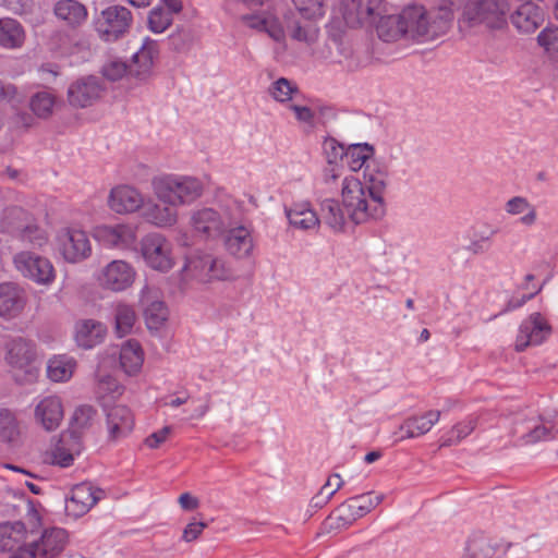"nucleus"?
<instances>
[{"label": "nucleus", "instance_id": "nucleus-1", "mask_svg": "<svg viewBox=\"0 0 558 558\" xmlns=\"http://www.w3.org/2000/svg\"><path fill=\"white\" fill-rule=\"evenodd\" d=\"M374 147L367 143L352 144L345 149L344 160L352 171L364 168V181L353 175L342 181V205L351 221L364 223L380 219L386 213L385 193L388 186V166L374 159Z\"/></svg>", "mask_w": 558, "mask_h": 558}, {"label": "nucleus", "instance_id": "nucleus-2", "mask_svg": "<svg viewBox=\"0 0 558 558\" xmlns=\"http://www.w3.org/2000/svg\"><path fill=\"white\" fill-rule=\"evenodd\" d=\"M445 24V21H432L424 7L411 4L399 14L380 16L376 31L378 37L386 43L400 38L424 43L444 34Z\"/></svg>", "mask_w": 558, "mask_h": 558}, {"label": "nucleus", "instance_id": "nucleus-3", "mask_svg": "<svg viewBox=\"0 0 558 558\" xmlns=\"http://www.w3.org/2000/svg\"><path fill=\"white\" fill-rule=\"evenodd\" d=\"M153 187L159 201L172 206L192 203L203 193L197 179L173 174L155 178Z\"/></svg>", "mask_w": 558, "mask_h": 558}, {"label": "nucleus", "instance_id": "nucleus-4", "mask_svg": "<svg viewBox=\"0 0 558 558\" xmlns=\"http://www.w3.org/2000/svg\"><path fill=\"white\" fill-rule=\"evenodd\" d=\"M239 207L220 206L218 208L204 207L195 210L191 216V225L196 233L206 240L221 238L228 227L232 226L235 216H239Z\"/></svg>", "mask_w": 558, "mask_h": 558}, {"label": "nucleus", "instance_id": "nucleus-5", "mask_svg": "<svg viewBox=\"0 0 558 558\" xmlns=\"http://www.w3.org/2000/svg\"><path fill=\"white\" fill-rule=\"evenodd\" d=\"M508 12V0H477L463 12V20L469 26L483 24L489 29H502Z\"/></svg>", "mask_w": 558, "mask_h": 558}, {"label": "nucleus", "instance_id": "nucleus-6", "mask_svg": "<svg viewBox=\"0 0 558 558\" xmlns=\"http://www.w3.org/2000/svg\"><path fill=\"white\" fill-rule=\"evenodd\" d=\"M133 21L132 13L122 5H110L104 9L94 21L95 31L106 43H114L130 29Z\"/></svg>", "mask_w": 558, "mask_h": 558}, {"label": "nucleus", "instance_id": "nucleus-7", "mask_svg": "<svg viewBox=\"0 0 558 558\" xmlns=\"http://www.w3.org/2000/svg\"><path fill=\"white\" fill-rule=\"evenodd\" d=\"M141 254L145 264L154 270L167 272L174 266L172 245L161 233L145 235L141 240Z\"/></svg>", "mask_w": 558, "mask_h": 558}, {"label": "nucleus", "instance_id": "nucleus-8", "mask_svg": "<svg viewBox=\"0 0 558 558\" xmlns=\"http://www.w3.org/2000/svg\"><path fill=\"white\" fill-rule=\"evenodd\" d=\"M28 533L22 521L0 523V551L11 553L9 558H35Z\"/></svg>", "mask_w": 558, "mask_h": 558}, {"label": "nucleus", "instance_id": "nucleus-9", "mask_svg": "<svg viewBox=\"0 0 558 558\" xmlns=\"http://www.w3.org/2000/svg\"><path fill=\"white\" fill-rule=\"evenodd\" d=\"M385 498L384 494L374 495L373 492L356 495L341 504L333 512L337 527H349L357 519L366 515Z\"/></svg>", "mask_w": 558, "mask_h": 558}, {"label": "nucleus", "instance_id": "nucleus-10", "mask_svg": "<svg viewBox=\"0 0 558 558\" xmlns=\"http://www.w3.org/2000/svg\"><path fill=\"white\" fill-rule=\"evenodd\" d=\"M57 246L63 258L73 264L85 260L92 254L88 235L80 229H60L57 234Z\"/></svg>", "mask_w": 558, "mask_h": 558}, {"label": "nucleus", "instance_id": "nucleus-11", "mask_svg": "<svg viewBox=\"0 0 558 558\" xmlns=\"http://www.w3.org/2000/svg\"><path fill=\"white\" fill-rule=\"evenodd\" d=\"M106 87L98 76L86 75L73 81L66 92L71 107L83 109L93 106L102 95Z\"/></svg>", "mask_w": 558, "mask_h": 558}, {"label": "nucleus", "instance_id": "nucleus-12", "mask_svg": "<svg viewBox=\"0 0 558 558\" xmlns=\"http://www.w3.org/2000/svg\"><path fill=\"white\" fill-rule=\"evenodd\" d=\"M16 269L26 278L39 284H48L54 279L51 262L31 252H21L14 256Z\"/></svg>", "mask_w": 558, "mask_h": 558}, {"label": "nucleus", "instance_id": "nucleus-13", "mask_svg": "<svg viewBox=\"0 0 558 558\" xmlns=\"http://www.w3.org/2000/svg\"><path fill=\"white\" fill-rule=\"evenodd\" d=\"M223 236L226 250L236 258L251 256L254 248L252 230L244 225L241 210L235 216L232 226L228 227Z\"/></svg>", "mask_w": 558, "mask_h": 558}, {"label": "nucleus", "instance_id": "nucleus-14", "mask_svg": "<svg viewBox=\"0 0 558 558\" xmlns=\"http://www.w3.org/2000/svg\"><path fill=\"white\" fill-rule=\"evenodd\" d=\"M551 333V326L541 313L531 314L519 327L515 350L524 351L529 345L542 344Z\"/></svg>", "mask_w": 558, "mask_h": 558}, {"label": "nucleus", "instance_id": "nucleus-15", "mask_svg": "<svg viewBox=\"0 0 558 558\" xmlns=\"http://www.w3.org/2000/svg\"><path fill=\"white\" fill-rule=\"evenodd\" d=\"M513 433L523 445H533L554 438L558 434V424L542 417L525 418L515 422Z\"/></svg>", "mask_w": 558, "mask_h": 558}, {"label": "nucleus", "instance_id": "nucleus-16", "mask_svg": "<svg viewBox=\"0 0 558 558\" xmlns=\"http://www.w3.org/2000/svg\"><path fill=\"white\" fill-rule=\"evenodd\" d=\"M105 496V490L89 483L75 485L71 496L65 500V511L69 515L80 518L89 511Z\"/></svg>", "mask_w": 558, "mask_h": 558}, {"label": "nucleus", "instance_id": "nucleus-17", "mask_svg": "<svg viewBox=\"0 0 558 558\" xmlns=\"http://www.w3.org/2000/svg\"><path fill=\"white\" fill-rule=\"evenodd\" d=\"M95 238L108 247L128 250L135 245L136 230L131 225H104L95 229Z\"/></svg>", "mask_w": 558, "mask_h": 558}, {"label": "nucleus", "instance_id": "nucleus-18", "mask_svg": "<svg viewBox=\"0 0 558 558\" xmlns=\"http://www.w3.org/2000/svg\"><path fill=\"white\" fill-rule=\"evenodd\" d=\"M68 533L61 527L45 530L39 539L29 542L35 558H53L59 555L66 544Z\"/></svg>", "mask_w": 558, "mask_h": 558}, {"label": "nucleus", "instance_id": "nucleus-19", "mask_svg": "<svg viewBox=\"0 0 558 558\" xmlns=\"http://www.w3.org/2000/svg\"><path fill=\"white\" fill-rule=\"evenodd\" d=\"M35 345L21 337L7 343L5 361L12 368L23 369L29 377L34 376L32 363L35 360Z\"/></svg>", "mask_w": 558, "mask_h": 558}, {"label": "nucleus", "instance_id": "nucleus-20", "mask_svg": "<svg viewBox=\"0 0 558 558\" xmlns=\"http://www.w3.org/2000/svg\"><path fill=\"white\" fill-rule=\"evenodd\" d=\"M159 56L158 41L146 37L137 52L133 54L130 74L136 80L147 81L153 74L154 62Z\"/></svg>", "mask_w": 558, "mask_h": 558}, {"label": "nucleus", "instance_id": "nucleus-21", "mask_svg": "<svg viewBox=\"0 0 558 558\" xmlns=\"http://www.w3.org/2000/svg\"><path fill=\"white\" fill-rule=\"evenodd\" d=\"M27 296L23 288L13 282L0 283V317L13 319L26 305Z\"/></svg>", "mask_w": 558, "mask_h": 558}, {"label": "nucleus", "instance_id": "nucleus-22", "mask_svg": "<svg viewBox=\"0 0 558 558\" xmlns=\"http://www.w3.org/2000/svg\"><path fill=\"white\" fill-rule=\"evenodd\" d=\"M510 21L518 32L531 34L544 23L545 12L533 1H525L510 15Z\"/></svg>", "mask_w": 558, "mask_h": 558}, {"label": "nucleus", "instance_id": "nucleus-23", "mask_svg": "<svg viewBox=\"0 0 558 558\" xmlns=\"http://www.w3.org/2000/svg\"><path fill=\"white\" fill-rule=\"evenodd\" d=\"M108 440L117 442L125 438L133 429L134 418L125 405H114L107 410Z\"/></svg>", "mask_w": 558, "mask_h": 558}, {"label": "nucleus", "instance_id": "nucleus-24", "mask_svg": "<svg viewBox=\"0 0 558 558\" xmlns=\"http://www.w3.org/2000/svg\"><path fill=\"white\" fill-rule=\"evenodd\" d=\"M135 278L133 267L123 260H113L102 271L101 283L112 291H123Z\"/></svg>", "mask_w": 558, "mask_h": 558}, {"label": "nucleus", "instance_id": "nucleus-25", "mask_svg": "<svg viewBox=\"0 0 558 558\" xmlns=\"http://www.w3.org/2000/svg\"><path fill=\"white\" fill-rule=\"evenodd\" d=\"M61 399L57 396L44 398L35 409V417L46 430H54L63 418Z\"/></svg>", "mask_w": 558, "mask_h": 558}, {"label": "nucleus", "instance_id": "nucleus-26", "mask_svg": "<svg viewBox=\"0 0 558 558\" xmlns=\"http://www.w3.org/2000/svg\"><path fill=\"white\" fill-rule=\"evenodd\" d=\"M108 203L113 211L125 214L137 210L143 203V198L134 187L121 185L111 190Z\"/></svg>", "mask_w": 558, "mask_h": 558}, {"label": "nucleus", "instance_id": "nucleus-27", "mask_svg": "<svg viewBox=\"0 0 558 558\" xmlns=\"http://www.w3.org/2000/svg\"><path fill=\"white\" fill-rule=\"evenodd\" d=\"M510 545L502 546L501 543L484 535H474L466 545L465 558H500L506 555Z\"/></svg>", "mask_w": 558, "mask_h": 558}, {"label": "nucleus", "instance_id": "nucleus-28", "mask_svg": "<svg viewBox=\"0 0 558 558\" xmlns=\"http://www.w3.org/2000/svg\"><path fill=\"white\" fill-rule=\"evenodd\" d=\"M440 411L430 410L420 416H411L403 421L399 427V440L415 438L428 433L439 421Z\"/></svg>", "mask_w": 558, "mask_h": 558}, {"label": "nucleus", "instance_id": "nucleus-29", "mask_svg": "<svg viewBox=\"0 0 558 558\" xmlns=\"http://www.w3.org/2000/svg\"><path fill=\"white\" fill-rule=\"evenodd\" d=\"M186 267L199 269L202 272H206L211 279L231 280L234 278L233 270L222 258L214 257L209 254H205L195 260L189 259Z\"/></svg>", "mask_w": 558, "mask_h": 558}, {"label": "nucleus", "instance_id": "nucleus-30", "mask_svg": "<svg viewBox=\"0 0 558 558\" xmlns=\"http://www.w3.org/2000/svg\"><path fill=\"white\" fill-rule=\"evenodd\" d=\"M107 328L94 319L82 320L75 327V341L83 349H92L101 343L106 337Z\"/></svg>", "mask_w": 558, "mask_h": 558}, {"label": "nucleus", "instance_id": "nucleus-31", "mask_svg": "<svg viewBox=\"0 0 558 558\" xmlns=\"http://www.w3.org/2000/svg\"><path fill=\"white\" fill-rule=\"evenodd\" d=\"M242 21L251 28L265 32L275 41L284 39V29L279 20L266 12L262 14H246L242 16Z\"/></svg>", "mask_w": 558, "mask_h": 558}, {"label": "nucleus", "instance_id": "nucleus-32", "mask_svg": "<svg viewBox=\"0 0 558 558\" xmlns=\"http://www.w3.org/2000/svg\"><path fill=\"white\" fill-rule=\"evenodd\" d=\"M381 0H359L353 3L355 17L352 12L344 13L345 23L350 27L362 26L364 24H373L380 14Z\"/></svg>", "mask_w": 558, "mask_h": 558}, {"label": "nucleus", "instance_id": "nucleus-33", "mask_svg": "<svg viewBox=\"0 0 558 558\" xmlns=\"http://www.w3.org/2000/svg\"><path fill=\"white\" fill-rule=\"evenodd\" d=\"M286 216L292 227L301 230H310L320 223L319 217L307 202L295 203L289 208L286 207Z\"/></svg>", "mask_w": 558, "mask_h": 558}, {"label": "nucleus", "instance_id": "nucleus-34", "mask_svg": "<svg viewBox=\"0 0 558 558\" xmlns=\"http://www.w3.org/2000/svg\"><path fill=\"white\" fill-rule=\"evenodd\" d=\"M54 15L68 26L77 27L87 19L86 7L76 0H60L53 7Z\"/></svg>", "mask_w": 558, "mask_h": 558}, {"label": "nucleus", "instance_id": "nucleus-35", "mask_svg": "<svg viewBox=\"0 0 558 558\" xmlns=\"http://www.w3.org/2000/svg\"><path fill=\"white\" fill-rule=\"evenodd\" d=\"M144 361V353L138 341L130 339L120 350V366L128 375L136 374Z\"/></svg>", "mask_w": 558, "mask_h": 558}, {"label": "nucleus", "instance_id": "nucleus-36", "mask_svg": "<svg viewBox=\"0 0 558 558\" xmlns=\"http://www.w3.org/2000/svg\"><path fill=\"white\" fill-rule=\"evenodd\" d=\"M34 220L32 214L20 206L7 207L1 217V228L3 231L15 236L26 225Z\"/></svg>", "mask_w": 558, "mask_h": 558}, {"label": "nucleus", "instance_id": "nucleus-37", "mask_svg": "<svg viewBox=\"0 0 558 558\" xmlns=\"http://www.w3.org/2000/svg\"><path fill=\"white\" fill-rule=\"evenodd\" d=\"M320 221L327 225L333 232H342L345 225V216L338 201L326 198L320 204Z\"/></svg>", "mask_w": 558, "mask_h": 558}, {"label": "nucleus", "instance_id": "nucleus-38", "mask_svg": "<svg viewBox=\"0 0 558 558\" xmlns=\"http://www.w3.org/2000/svg\"><path fill=\"white\" fill-rule=\"evenodd\" d=\"M177 206L169 204H154L146 208L147 220L157 227H170L177 222Z\"/></svg>", "mask_w": 558, "mask_h": 558}, {"label": "nucleus", "instance_id": "nucleus-39", "mask_svg": "<svg viewBox=\"0 0 558 558\" xmlns=\"http://www.w3.org/2000/svg\"><path fill=\"white\" fill-rule=\"evenodd\" d=\"M24 31L13 19L0 20V45L5 48H16L23 44Z\"/></svg>", "mask_w": 558, "mask_h": 558}, {"label": "nucleus", "instance_id": "nucleus-40", "mask_svg": "<svg viewBox=\"0 0 558 558\" xmlns=\"http://www.w3.org/2000/svg\"><path fill=\"white\" fill-rule=\"evenodd\" d=\"M505 210L513 216L526 213L520 218V222L524 226L530 227L536 222V209L525 197L514 196L510 198L505 205Z\"/></svg>", "mask_w": 558, "mask_h": 558}, {"label": "nucleus", "instance_id": "nucleus-41", "mask_svg": "<svg viewBox=\"0 0 558 558\" xmlns=\"http://www.w3.org/2000/svg\"><path fill=\"white\" fill-rule=\"evenodd\" d=\"M136 322V314L132 306L119 304L114 312L116 332L119 337L131 333Z\"/></svg>", "mask_w": 558, "mask_h": 558}, {"label": "nucleus", "instance_id": "nucleus-42", "mask_svg": "<svg viewBox=\"0 0 558 558\" xmlns=\"http://www.w3.org/2000/svg\"><path fill=\"white\" fill-rule=\"evenodd\" d=\"M74 362L64 356L49 360L47 365L48 377L53 381H64L70 379L74 368Z\"/></svg>", "mask_w": 558, "mask_h": 558}, {"label": "nucleus", "instance_id": "nucleus-43", "mask_svg": "<svg viewBox=\"0 0 558 558\" xmlns=\"http://www.w3.org/2000/svg\"><path fill=\"white\" fill-rule=\"evenodd\" d=\"M344 482L337 473L332 474L320 490L312 498L311 507L320 509L343 486Z\"/></svg>", "mask_w": 558, "mask_h": 558}, {"label": "nucleus", "instance_id": "nucleus-44", "mask_svg": "<svg viewBox=\"0 0 558 558\" xmlns=\"http://www.w3.org/2000/svg\"><path fill=\"white\" fill-rule=\"evenodd\" d=\"M168 307L162 301L151 302L144 311L148 329L158 330L168 318Z\"/></svg>", "mask_w": 558, "mask_h": 558}, {"label": "nucleus", "instance_id": "nucleus-45", "mask_svg": "<svg viewBox=\"0 0 558 558\" xmlns=\"http://www.w3.org/2000/svg\"><path fill=\"white\" fill-rule=\"evenodd\" d=\"M96 416V410L92 405L78 407L71 417V429L74 434H81L89 428Z\"/></svg>", "mask_w": 558, "mask_h": 558}, {"label": "nucleus", "instance_id": "nucleus-46", "mask_svg": "<svg viewBox=\"0 0 558 558\" xmlns=\"http://www.w3.org/2000/svg\"><path fill=\"white\" fill-rule=\"evenodd\" d=\"M476 426V418L470 417L464 422L458 423L452 429L442 438L441 447H449L457 445L463 438L469 436Z\"/></svg>", "mask_w": 558, "mask_h": 558}, {"label": "nucleus", "instance_id": "nucleus-47", "mask_svg": "<svg viewBox=\"0 0 558 558\" xmlns=\"http://www.w3.org/2000/svg\"><path fill=\"white\" fill-rule=\"evenodd\" d=\"M470 0H441L439 5V14L433 21L442 22L445 21L444 34L449 28V24L452 20L454 11L463 10V12L471 7Z\"/></svg>", "mask_w": 558, "mask_h": 558}, {"label": "nucleus", "instance_id": "nucleus-48", "mask_svg": "<svg viewBox=\"0 0 558 558\" xmlns=\"http://www.w3.org/2000/svg\"><path fill=\"white\" fill-rule=\"evenodd\" d=\"M15 238L21 240L23 243L29 244L34 247H41L47 243V235L45 230L39 228L35 220L31 223L26 225L23 230H21Z\"/></svg>", "mask_w": 558, "mask_h": 558}, {"label": "nucleus", "instance_id": "nucleus-49", "mask_svg": "<svg viewBox=\"0 0 558 558\" xmlns=\"http://www.w3.org/2000/svg\"><path fill=\"white\" fill-rule=\"evenodd\" d=\"M269 93L275 100L286 102L292 99L293 94L299 93L298 86L286 77L275 81L269 87Z\"/></svg>", "mask_w": 558, "mask_h": 558}, {"label": "nucleus", "instance_id": "nucleus-50", "mask_svg": "<svg viewBox=\"0 0 558 558\" xmlns=\"http://www.w3.org/2000/svg\"><path fill=\"white\" fill-rule=\"evenodd\" d=\"M54 97L48 92H39L31 99V108L39 118H47L52 113Z\"/></svg>", "mask_w": 558, "mask_h": 558}, {"label": "nucleus", "instance_id": "nucleus-51", "mask_svg": "<svg viewBox=\"0 0 558 558\" xmlns=\"http://www.w3.org/2000/svg\"><path fill=\"white\" fill-rule=\"evenodd\" d=\"M19 436L17 423L9 410L0 411V438L2 441L12 442Z\"/></svg>", "mask_w": 558, "mask_h": 558}, {"label": "nucleus", "instance_id": "nucleus-52", "mask_svg": "<svg viewBox=\"0 0 558 558\" xmlns=\"http://www.w3.org/2000/svg\"><path fill=\"white\" fill-rule=\"evenodd\" d=\"M172 14L162 8H154L148 15V28L157 34L165 32L172 24Z\"/></svg>", "mask_w": 558, "mask_h": 558}, {"label": "nucleus", "instance_id": "nucleus-53", "mask_svg": "<svg viewBox=\"0 0 558 558\" xmlns=\"http://www.w3.org/2000/svg\"><path fill=\"white\" fill-rule=\"evenodd\" d=\"M300 14L306 20L322 17L325 0H292Z\"/></svg>", "mask_w": 558, "mask_h": 558}, {"label": "nucleus", "instance_id": "nucleus-54", "mask_svg": "<svg viewBox=\"0 0 558 558\" xmlns=\"http://www.w3.org/2000/svg\"><path fill=\"white\" fill-rule=\"evenodd\" d=\"M537 41L551 58H558V27L544 28L538 34Z\"/></svg>", "mask_w": 558, "mask_h": 558}, {"label": "nucleus", "instance_id": "nucleus-55", "mask_svg": "<svg viewBox=\"0 0 558 558\" xmlns=\"http://www.w3.org/2000/svg\"><path fill=\"white\" fill-rule=\"evenodd\" d=\"M345 147L339 143L335 137H326L323 142V150L326 156L328 165L339 163L344 159Z\"/></svg>", "mask_w": 558, "mask_h": 558}, {"label": "nucleus", "instance_id": "nucleus-56", "mask_svg": "<svg viewBox=\"0 0 558 558\" xmlns=\"http://www.w3.org/2000/svg\"><path fill=\"white\" fill-rule=\"evenodd\" d=\"M128 72V65L120 60H111L104 64L101 74L111 82L121 80Z\"/></svg>", "mask_w": 558, "mask_h": 558}, {"label": "nucleus", "instance_id": "nucleus-57", "mask_svg": "<svg viewBox=\"0 0 558 558\" xmlns=\"http://www.w3.org/2000/svg\"><path fill=\"white\" fill-rule=\"evenodd\" d=\"M168 40L171 49L178 52H182L190 48L192 43V36L189 31L180 29L171 34Z\"/></svg>", "mask_w": 558, "mask_h": 558}, {"label": "nucleus", "instance_id": "nucleus-58", "mask_svg": "<svg viewBox=\"0 0 558 558\" xmlns=\"http://www.w3.org/2000/svg\"><path fill=\"white\" fill-rule=\"evenodd\" d=\"M108 392L112 398L119 397L123 392V387L112 376H104L98 383V393Z\"/></svg>", "mask_w": 558, "mask_h": 558}, {"label": "nucleus", "instance_id": "nucleus-59", "mask_svg": "<svg viewBox=\"0 0 558 558\" xmlns=\"http://www.w3.org/2000/svg\"><path fill=\"white\" fill-rule=\"evenodd\" d=\"M73 461V454L63 447H57L52 452V464L54 465L68 468L72 465Z\"/></svg>", "mask_w": 558, "mask_h": 558}, {"label": "nucleus", "instance_id": "nucleus-60", "mask_svg": "<svg viewBox=\"0 0 558 558\" xmlns=\"http://www.w3.org/2000/svg\"><path fill=\"white\" fill-rule=\"evenodd\" d=\"M207 526V523L201 521L189 523L183 530L182 539L187 543L195 541Z\"/></svg>", "mask_w": 558, "mask_h": 558}, {"label": "nucleus", "instance_id": "nucleus-61", "mask_svg": "<svg viewBox=\"0 0 558 558\" xmlns=\"http://www.w3.org/2000/svg\"><path fill=\"white\" fill-rule=\"evenodd\" d=\"M287 28L290 31V35L293 39L299 41H308V35L305 27H303L300 22L290 20V17L286 16Z\"/></svg>", "mask_w": 558, "mask_h": 558}, {"label": "nucleus", "instance_id": "nucleus-62", "mask_svg": "<svg viewBox=\"0 0 558 558\" xmlns=\"http://www.w3.org/2000/svg\"><path fill=\"white\" fill-rule=\"evenodd\" d=\"M289 108L294 112L298 121L304 122V123H307L311 125L314 124L315 113L311 108H308L306 106H299V105H290Z\"/></svg>", "mask_w": 558, "mask_h": 558}, {"label": "nucleus", "instance_id": "nucleus-63", "mask_svg": "<svg viewBox=\"0 0 558 558\" xmlns=\"http://www.w3.org/2000/svg\"><path fill=\"white\" fill-rule=\"evenodd\" d=\"M171 428L169 426L162 427L160 430L153 433L145 439V444L149 448H158L160 444H162L168 435L170 434Z\"/></svg>", "mask_w": 558, "mask_h": 558}, {"label": "nucleus", "instance_id": "nucleus-64", "mask_svg": "<svg viewBox=\"0 0 558 558\" xmlns=\"http://www.w3.org/2000/svg\"><path fill=\"white\" fill-rule=\"evenodd\" d=\"M492 243H489V241H481L472 238L465 250L473 255H481L487 253Z\"/></svg>", "mask_w": 558, "mask_h": 558}]
</instances>
